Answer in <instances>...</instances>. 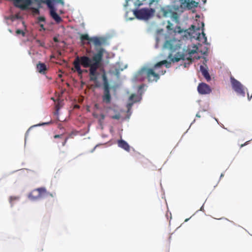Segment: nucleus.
Wrapping results in <instances>:
<instances>
[{
  "instance_id": "19",
  "label": "nucleus",
  "mask_w": 252,
  "mask_h": 252,
  "mask_svg": "<svg viewBox=\"0 0 252 252\" xmlns=\"http://www.w3.org/2000/svg\"><path fill=\"white\" fill-rule=\"evenodd\" d=\"M199 31V28H196V26L194 25H191V27L189 29V34L192 35L195 32V31Z\"/></svg>"
},
{
  "instance_id": "24",
  "label": "nucleus",
  "mask_w": 252,
  "mask_h": 252,
  "mask_svg": "<svg viewBox=\"0 0 252 252\" xmlns=\"http://www.w3.org/2000/svg\"><path fill=\"white\" fill-rule=\"evenodd\" d=\"M166 28L169 31L173 30V24L170 21H168V25L166 26Z\"/></svg>"
},
{
  "instance_id": "45",
  "label": "nucleus",
  "mask_w": 252,
  "mask_h": 252,
  "mask_svg": "<svg viewBox=\"0 0 252 252\" xmlns=\"http://www.w3.org/2000/svg\"><path fill=\"white\" fill-rule=\"evenodd\" d=\"M59 77H62V75H59Z\"/></svg>"
},
{
  "instance_id": "42",
  "label": "nucleus",
  "mask_w": 252,
  "mask_h": 252,
  "mask_svg": "<svg viewBox=\"0 0 252 252\" xmlns=\"http://www.w3.org/2000/svg\"><path fill=\"white\" fill-rule=\"evenodd\" d=\"M83 70V72H87V70Z\"/></svg>"
},
{
  "instance_id": "6",
  "label": "nucleus",
  "mask_w": 252,
  "mask_h": 252,
  "mask_svg": "<svg viewBox=\"0 0 252 252\" xmlns=\"http://www.w3.org/2000/svg\"><path fill=\"white\" fill-rule=\"evenodd\" d=\"M154 12V9L143 8L135 10L134 14L138 19L147 20L152 16Z\"/></svg>"
},
{
  "instance_id": "2",
  "label": "nucleus",
  "mask_w": 252,
  "mask_h": 252,
  "mask_svg": "<svg viewBox=\"0 0 252 252\" xmlns=\"http://www.w3.org/2000/svg\"><path fill=\"white\" fill-rule=\"evenodd\" d=\"M15 7L22 10L28 9L32 11L33 15H38L40 13L39 8L41 7V4H46L50 9L51 17L57 22L62 21L61 17L57 13L56 9L54 4L61 3L64 4L63 0H12Z\"/></svg>"
},
{
  "instance_id": "20",
  "label": "nucleus",
  "mask_w": 252,
  "mask_h": 252,
  "mask_svg": "<svg viewBox=\"0 0 252 252\" xmlns=\"http://www.w3.org/2000/svg\"><path fill=\"white\" fill-rule=\"evenodd\" d=\"M164 46L165 48H169V49H172L173 46L171 44V41L169 40H166L164 43Z\"/></svg>"
},
{
  "instance_id": "33",
  "label": "nucleus",
  "mask_w": 252,
  "mask_h": 252,
  "mask_svg": "<svg viewBox=\"0 0 252 252\" xmlns=\"http://www.w3.org/2000/svg\"><path fill=\"white\" fill-rule=\"evenodd\" d=\"M135 96H136L135 94H131L129 97V100L131 101L133 100V97H135Z\"/></svg>"
},
{
  "instance_id": "3",
  "label": "nucleus",
  "mask_w": 252,
  "mask_h": 252,
  "mask_svg": "<svg viewBox=\"0 0 252 252\" xmlns=\"http://www.w3.org/2000/svg\"><path fill=\"white\" fill-rule=\"evenodd\" d=\"M163 64H166V66L167 67H169V63L167 61L164 60L156 63L154 65V68L146 67L141 68L137 73L136 76L137 79L141 81H143L145 78H146L149 82H157L159 79V75L164 74L166 71H162L161 73L159 71L156 72L154 69H156L160 67Z\"/></svg>"
},
{
  "instance_id": "7",
  "label": "nucleus",
  "mask_w": 252,
  "mask_h": 252,
  "mask_svg": "<svg viewBox=\"0 0 252 252\" xmlns=\"http://www.w3.org/2000/svg\"><path fill=\"white\" fill-rule=\"evenodd\" d=\"M230 82L233 89L238 94L245 96L244 88L241 83L235 79L233 76H230Z\"/></svg>"
},
{
  "instance_id": "10",
  "label": "nucleus",
  "mask_w": 252,
  "mask_h": 252,
  "mask_svg": "<svg viewBox=\"0 0 252 252\" xmlns=\"http://www.w3.org/2000/svg\"><path fill=\"white\" fill-rule=\"evenodd\" d=\"M197 90L199 93L202 94H208L211 92V89L209 86L204 83L199 84Z\"/></svg>"
},
{
  "instance_id": "18",
  "label": "nucleus",
  "mask_w": 252,
  "mask_h": 252,
  "mask_svg": "<svg viewBox=\"0 0 252 252\" xmlns=\"http://www.w3.org/2000/svg\"><path fill=\"white\" fill-rule=\"evenodd\" d=\"M102 80L103 81V88H108L109 87V82L105 73H103L102 75Z\"/></svg>"
},
{
  "instance_id": "30",
  "label": "nucleus",
  "mask_w": 252,
  "mask_h": 252,
  "mask_svg": "<svg viewBox=\"0 0 252 252\" xmlns=\"http://www.w3.org/2000/svg\"><path fill=\"white\" fill-rule=\"evenodd\" d=\"M68 139V137H66V138L64 139L63 141V143H62V145H63V146H65V145L66 143L67 142V141Z\"/></svg>"
},
{
  "instance_id": "41",
  "label": "nucleus",
  "mask_w": 252,
  "mask_h": 252,
  "mask_svg": "<svg viewBox=\"0 0 252 252\" xmlns=\"http://www.w3.org/2000/svg\"><path fill=\"white\" fill-rule=\"evenodd\" d=\"M252 97V95L251 96V97L250 98L249 96H248V99L250 100L251 99V98Z\"/></svg>"
},
{
  "instance_id": "32",
  "label": "nucleus",
  "mask_w": 252,
  "mask_h": 252,
  "mask_svg": "<svg viewBox=\"0 0 252 252\" xmlns=\"http://www.w3.org/2000/svg\"><path fill=\"white\" fill-rule=\"evenodd\" d=\"M249 142V141L246 142L244 144H241L240 145V147L242 148V147L247 145V144H248Z\"/></svg>"
},
{
  "instance_id": "23",
  "label": "nucleus",
  "mask_w": 252,
  "mask_h": 252,
  "mask_svg": "<svg viewBox=\"0 0 252 252\" xmlns=\"http://www.w3.org/2000/svg\"><path fill=\"white\" fill-rule=\"evenodd\" d=\"M16 33L17 34H22L23 37L25 36V32L23 30L20 29H17L16 31Z\"/></svg>"
},
{
  "instance_id": "34",
  "label": "nucleus",
  "mask_w": 252,
  "mask_h": 252,
  "mask_svg": "<svg viewBox=\"0 0 252 252\" xmlns=\"http://www.w3.org/2000/svg\"><path fill=\"white\" fill-rule=\"evenodd\" d=\"M40 27L41 28V29L43 30V31H45V29L44 28V25L42 24H40Z\"/></svg>"
},
{
  "instance_id": "17",
  "label": "nucleus",
  "mask_w": 252,
  "mask_h": 252,
  "mask_svg": "<svg viewBox=\"0 0 252 252\" xmlns=\"http://www.w3.org/2000/svg\"><path fill=\"white\" fill-rule=\"evenodd\" d=\"M139 1L138 5H141L144 4L148 3L150 5L153 3L154 2H158L159 0H138Z\"/></svg>"
},
{
  "instance_id": "4",
  "label": "nucleus",
  "mask_w": 252,
  "mask_h": 252,
  "mask_svg": "<svg viewBox=\"0 0 252 252\" xmlns=\"http://www.w3.org/2000/svg\"><path fill=\"white\" fill-rule=\"evenodd\" d=\"M80 40L82 42L85 40H88L87 43L88 44H90L91 42H92L96 48L104 44L106 41L105 39L103 37L97 36L90 37L87 34H82L80 36Z\"/></svg>"
},
{
  "instance_id": "21",
  "label": "nucleus",
  "mask_w": 252,
  "mask_h": 252,
  "mask_svg": "<svg viewBox=\"0 0 252 252\" xmlns=\"http://www.w3.org/2000/svg\"><path fill=\"white\" fill-rule=\"evenodd\" d=\"M60 102L58 101L56 104V106H55V108H56V112L54 113L55 115H58V111L59 110V109H60Z\"/></svg>"
},
{
  "instance_id": "39",
  "label": "nucleus",
  "mask_w": 252,
  "mask_h": 252,
  "mask_svg": "<svg viewBox=\"0 0 252 252\" xmlns=\"http://www.w3.org/2000/svg\"><path fill=\"white\" fill-rule=\"evenodd\" d=\"M51 99L53 100L54 101H55V99L54 97H52Z\"/></svg>"
},
{
  "instance_id": "14",
  "label": "nucleus",
  "mask_w": 252,
  "mask_h": 252,
  "mask_svg": "<svg viewBox=\"0 0 252 252\" xmlns=\"http://www.w3.org/2000/svg\"><path fill=\"white\" fill-rule=\"evenodd\" d=\"M200 69L201 71L202 74L207 81H210L211 80V77L208 70L203 65L200 66Z\"/></svg>"
},
{
  "instance_id": "28",
  "label": "nucleus",
  "mask_w": 252,
  "mask_h": 252,
  "mask_svg": "<svg viewBox=\"0 0 252 252\" xmlns=\"http://www.w3.org/2000/svg\"><path fill=\"white\" fill-rule=\"evenodd\" d=\"M18 199V197H13V196H11L9 198V201L10 202H11L13 200H17Z\"/></svg>"
},
{
  "instance_id": "25",
  "label": "nucleus",
  "mask_w": 252,
  "mask_h": 252,
  "mask_svg": "<svg viewBox=\"0 0 252 252\" xmlns=\"http://www.w3.org/2000/svg\"><path fill=\"white\" fill-rule=\"evenodd\" d=\"M120 117H121V115L120 114H118L115 115L114 116H111V118L112 119H116V120L120 119Z\"/></svg>"
},
{
  "instance_id": "13",
  "label": "nucleus",
  "mask_w": 252,
  "mask_h": 252,
  "mask_svg": "<svg viewBox=\"0 0 252 252\" xmlns=\"http://www.w3.org/2000/svg\"><path fill=\"white\" fill-rule=\"evenodd\" d=\"M36 68L37 71L42 74H45L47 70V68L45 64L40 62L37 64Z\"/></svg>"
},
{
  "instance_id": "5",
  "label": "nucleus",
  "mask_w": 252,
  "mask_h": 252,
  "mask_svg": "<svg viewBox=\"0 0 252 252\" xmlns=\"http://www.w3.org/2000/svg\"><path fill=\"white\" fill-rule=\"evenodd\" d=\"M54 197V195L47 192L44 188H40L32 190L29 195V197L32 200L38 199L48 196Z\"/></svg>"
},
{
  "instance_id": "35",
  "label": "nucleus",
  "mask_w": 252,
  "mask_h": 252,
  "mask_svg": "<svg viewBox=\"0 0 252 252\" xmlns=\"http://www.w3.org/2000/svg\"><path fill=\"white\" fill-rule=\"evenodd\" d=\"M52 123V121H50L49 122H47V123H43L42 124H40L39 125V126H42V125H48V124H50Z\"/></svg>"
},
{
  "instance_id": "44",
  "label": "nucleus",
  "mask_w": 252,
  "mask_h": 252,
  "mask_svg": "<svg viewBox=\"0 0 252 252\" xmlns=\"http://www.w3.org/2000/svg\"><path fill=\"white\" fill-rule=\"evenodd\" d=\"M95 106L96 107H97V104H95Z\"/></svg>"
},
{
  "instance_id": "12",
  "label": "nucleus",
  "mask_w": 252,
  "mask_h": 252,
  "mask_svg": "<svg viewBox=\"0 0 252 252\" xmlns=\"http://www.w3.org/2000/svg\"><path fill=\"white\" fill-rule=\"evenodd\" d=\"M118 145L119 147L124 149L127 152H129L130 146L124 140L121 139L118 141Z\"/></svg>"
},
{
  "instance_id": "40",
  "label": "nucleus",
  "mask_w": 252,
  "mask_h": 252,
  "mask_svg": "<svg viewBox=\"0 0 252 252\" xmlns=\"http://www.w3.org/2000/svg\"><path fill=\"white\" fill-rule=\"evenodd\" d=\"M96 146H95V147H94V149L92 151V152H93L94 150V149H95V148L96 147Z\"/></svg>"
},
{
  "instance_id": "9",
  "label": "nucleus",
  "mask_w": 252,
  "mask_h": 252,
  "mask_svg": "<svg viewBox=\"0 0 252 252\" xmlns=\"http://www.w3.org/2000/svg\"><path fill=\"white\" fill-rule=\"evenodd\" d=\"M182 6L186 7L188 9H191L198 6V2L194 0H180Z\"/></svg>"
},
{
  "instance_id": "26",
  "label": "nucleus",
  "mask_w": 252,
  "mask_h": 252,
  "mask_svg": "<svg viewBox=\"0 0 252 252\" xmlns=\"http://www.w3.org/2000/svg\"><path fill=\"white\" fill-rule=\"evenodd\" d=\"M36 42L37 43H38L40 46L44 47V45H45V43H44V42H43V41H40V40H38V39H37V40H36Z\"/></svg>"
},
{
  "instance_id": "11",
  "label": "nucleus",
  "mask_w": 252,
  "mask_h": 252,
  "mask_svg": "<svg viewBox=\"0 0 252 252\" xmlns=\"http://www.w3.org/2000/svg\"><path fill=\"white\" fill-rule=\"evenodd\" d=\"M111 97L110 93V88H104V94L102 96V100L104 102L109 104L110 103Z\"/></svg>"
},
{
  "instance_id": "38",
  "label": "nucleus",
  "mask_w": 252,
  "mask_h": 252,
  "mask_svg": "<svg viewBox=\"0 0 252 252\" xmlns=\"http://www.w3.org/2000/svg\"><path fill=\"white\" fill-rule=\"evenodd\" d=\"M196 117H198V118H200V117H201V116H200V115H199V113H197V114H196Z\"/></svg>"
},
{
  "instance_id": "27",
  "label": "nucleus",
  "mask_w": 252,
  "mask_h": 252,
  "mask_svg": "<svg viewBox=\"0 0 252 252\" xmlns=\"http://www.w3.org/2000/svg\"><path fill=\"white\" fill-rule=\"evenodd\" d=\"M37 20H38V22H45V18L43 16H40V17H38Z\"/></svg>"
},
{
  "instance_id": "31",
  "label": "nucleus",
  "mask_w": 252,
  "mask_h": 252,
  "mask_svg": "<svg viewBox=\"0 0 252 252\" xmlns=\"http://www.w3.org/2000/svg\"><path fill=\"white\" fill-rule=\"evenodd\" d=\"M53 40L55 42H59L58 38L57 37H56V36H55V37H53Z\"/></svg>"
},
{
  "instance_id": "29",
  "label": "nucleus",
  "mask_w": 252,
  "mask_h": 252,
  "mask_svg": "<svg viewBox=\"0 0 252 252\" xmlns=\"http://www.w3.org/2000/svg\"><path fill=\"white\" fill-rule=\"evenodd\" d=\"M63 136V134H57V135H54V138H62Z\"/></svg>"
},
{
  "instance_id": "16",
  "label": "nucleus",
  "mask_w": 252,
  "mask_h": 252,
  "mask_svg": "<svg viewBox=\"0 0 252 252\" xmlns=\"http://www.w3.org/2000/svg\"><path fill=\"white\" fill-rule=\"evenodd\" d=\"M197 35V39L200 41L205 43L207 41V37L203 32L201 33L198 32L196 33Z\"/></svg>"
},
{
  "instance_id": "1",
  "label": "nucleus",
  "mask_w": 252,
  "mask_h": 252,
  "mask_svg": "<svg viewBox=\"0 0 252 252\" xmlns=\"http://www.w3.org/2000/svg\"><path fill=\"white\" fill-rule=\"evenodd\" d=\"M96 49L97 52L94 54L92 58L86 56H77L73 62L74 67L72 70L73 72L76 71L79 76H81L83 70L81 68V65L85 68L89 67L90 80L97 83V69L101 65L105 50L103 48Z\"/></svg>"
},
{
  "instance_id": "36",
  "label": "nucleus",
  "mask_w": 252,
  "mask_h": 252,
  "mask_svg": "<svg viewBox=\"0 0 252 252\" xmlns=\"http://www.w3.org/2000/svg\"><path fill=\"white\" fill-rule=\"evenodd\" d=\"M100 117H101V119L102 120H103L105 119V115L104 114H100Z\"/></svg>"
},
{
  "instance_id": "15",
  "label": "nucleus",
  "mask_w": 252,
  "mask_h": 252,
  "mask_svg": "<svg viewBox=\"0 0 252 252\" xmlns=\"http://www.w3.org/2000/svg\"><path fill=\"white\" fill-rule=\"evenodd\" d=\"M185 56L184 54H181L179 53H177L174 57L171 59L173 62H178L180 60H185Z\"/></svg>"
},
{
  "instance_id": "22",
  "label": "nucleus",
  "mask_w": 252,
  "mask_h": 252,
  "mask_svg": "<svg viewBox=\"0 0 252 252\" xmlns=\"http://www.w3.org/2000/svg\"><path fill=\"white\" fill-rule=\"evenodd\" d=\"M187 62L188 63H186L185 62L184 63V66L185 67H187L188 65H189L192 62V59L190 58H187Z\"/></svg>"
},
{
  "instance_id": "8",
  "label": "nucleus",
  "mask_w": 252,
  "mask_h": 252,
  "mask_svg": "<svg viewBox=\"0 0 252 252\" xmlns=\"http://www.w3.org/2000/svg\"><path fill=\"white\" fill-rule=\"evenodd\" d=\"M162 12L164 17H170L177 23L178 22L179 16L175 11V9L171 7H167L162 9Z\"/></svg>"
},
{
  "instance_id": "43",
  "label": "nucleus",
  "mask_w": 252,
  "mask_h": 252,
  "mask_svg": "<svg viewBox=\"0 0 252 252\" xmlns=\"http://www.w3.org/2000/svg\"><path fill=\"white\" fill-rule=\"evenodd\" d=\"M96 86L97 87H99V85H97V84H96Z\"/></svg>"
},
{
  "instance_id": "37",
  "label": "nucleus",
  "mask_w": 252,
  "mask_h": 252,
  "mask_svg": "<svg viewBox=\"0 0 252 252\" xmlns=\"http://www.w3.org/2000/svg\"><path fill=\"white\" fill-rule=\"evenodd\" d=\"M196 52L195 50H191L189 52V54H193Z\"/></svg>"
}]
</instances>
